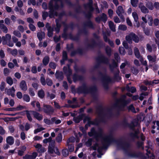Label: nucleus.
<instances>
[{"mask_svg":"<svg viewBox=\"0 0 159 159\" xmlns=\"http://www.w3.org/2000/svg\"><path fill=\"white\" fill-rule=\"evenodd\" d=\"M26 114L27 118L29 121H31L32 120V118L31 115L34 116V111H26Z\"/></svg>","mask_w":159,"mask_h":159,"instance_id":"16","label":"nucleus"},{"mask_svg":"<svg viewBox=\"0 0 159 159\" xmlns=\"http://www.w3.org/2000/svg\"><path fill=\"white\" fill-rule=\"evenodd\" d=\"M139 7L141 11L143 13L146 14L149 12L148 9L142 3H140L139 5Z\"/></svg>","mask_w":159,"mask_h":159,"instance_id":"8","label":"nucleus"},{"mask_svg":"<svg viewBox=\"0 0 159 159\" xmlns=\"http://www.w3.org/2000/svg\"><path fill=\"white\" fill-rule=\"evenodd\" d=\"M84 123H86V122H87V124H86L85 125V127L86 129L87 128L88 126L91 123H92V122L91 121L90 118L88 116L86 117L85 118L84 120Z\"/></svg>","mask_w":159,"mask_h":159,"instance_id":"19","label":"nucleus"},{"mask_svg":"<svg viewBox=\"0 0 159 159\" xmlns=\"http://www.w3.org/2000/svg\"><path fill=\"white\" fill-rule=\"evenodd\" d=\"M132 15L135 21H137L138 20L139 17L137 12L135 11L133 12L132 13Z\"/></svg>","mask_w":159,"mask_h":159,"instance_id":"34","label":"nucleus"},{"mask_svg":"<svg viewBox=\"0 0 159 159\" xmlns=\"http://www.w3.org/2000/svg\"><path fill=\"white\" fill-rule=\"evenodd\" d=\"M101 19L104 22L106 21L107 20V17L106 14L103 13L102 14Z\"/></svg>","mask_w":159,"mask_h":159,"instance_id":"57","label":"nucleus"},{"mask_svg":"<svg viewBox=\"0 0 159 159\" xmlns=\"http://www.w3.org/2000/svg\"><path fill=\"white\" fill-rule=\"evenodd\" d=\"M29 27L31 30L34 31L35 30L36 28L35 26L32 24H30Z\"/></svg>","mask_w":159,"mask_h":159,"instance_id":"61","label":"nucleus"},{"mask_svg":"<svg viewBox=\"0 0 159 159\" xmlns=\"http://www.w3.org/2000/svg\"><path fill=\"white\" fill-rule=\"evenodd\" d=\"M47 84L49 86H51L52 84V81L49 78L46 79Z\"/></svg>","mask_w":159,"mask_h":159,"instance_id":"53","label":"nucleus"},{"mask_svg":"<svg viewBox=\"0 0 159 159\" xmlns=\"http://www.w3.org/2000/svg\"><path fill=\"white\" fill-rule=\"evenodd\" d=\"M15 90L14 87H12L11 89H8L7 90V93L8 95H11L12 97H14L15 96L14 93Z\"/></svg>","mask_w":159,"mask_h":159,"instance_id":"14","label":"nucleus"},{"mask_svg":"<svg viewBox=\"0 0 159 159\" xmlns=\"http://www.w3.org/2000/svg\"><path fill=\"white\" fill-rule=\"evenodd\" d=\"M13 34L18 37L20 38L21 37V34L18 31L14 30L13 32Z\"/></svg>","mask_w":159,"mask_h":159,"instance_id":"46","label":"nucleus"},{"mask_svg":"<svg viewBox=\"0 0 159 159\" xmlns=\"http://www.w3.org/2000/svg\"><path fill=\"white\" fill-rule=\"evenodd\" d=\"M147 154L148 157H150V159H154V156L153 154L151 153L148 149L147 150Z\"/></svg>","mask_w":159,"mask_h":159,"instance_id":"45","label":"nucleus"},{"mask_svg":"<svg viewBox=\"0 0 159 159\" xmlns=\"http://www.w3.org/2000/svg\"><path fill=\"white\" fill-rule=\"evenodd\" d=\"M18 30L20 32L22 33L24 31V29L23 26L21 25H19L18 26Z\"/></svg>","mask_w":159,"mask_h":159,"instance_id":"55","label":"nucleus"},{"mask_svg":"<svg viewBox=\"0 0 159 159\" xmlns=\"http://www.w3.org/2000/svg\"><path fill=\"white\" fill-rule=\"evenodd\" d=\"M56 77L59 79L62 80L63 78V74L62 72H56Z\"/></svg>","mask_w":159,"mask_h":159,"instance_id":"35","label":"nucleus"},{"mask_svg":"<svg viewBox=\"0 0 159 159\" xmlns=\"http://www.w3.org/2000/svg\"><path fill=\"white\" fill-rule=\"evenodd\" d=\"M35 148L37 149L38 152L39 153H42L46 151L42 146L39 144H37L35 146Z\"/></svg>","mask_w":159,"mask_h":159,"instance_id":"10","label":"nucleus"},{"mask_svg":"<svg viewBox=\"0 0 159 159\" xmlns=\"http://www.w3.org/2000/svg\"><path fill=\"white\" fill-rule=\"evenodd\" d=\"M34 118L39 121L43 119V116L41 114L35 111H34Z\"/></svg>","mask_w":159,"mask_h":159,"instance_id":"13","label":"nucleus"},{"mask_svg":"<svg viewBox=\"0 0 159 159\" xmlns=\"http://www.w3.org/2000/svg\"><path fill=\"white\" fill-rule=\"evenodd\" d=\"M11 38V35L9 34H7L5 36H3L2 38V42L3 44H7L10 47H12L14 44L10 42Z\"/></svg>","mask_w":159,"mask_h":159,"instance_id":"2","label":"nucleus"},{"mask_svg":"<svg viewBox=\"0 0 159 159\" xmlns=\"http://www.w3.org/2000/svg\"><path fill=\"white\" fill-rule=\"evenodd\" d=\"M92 0H89V3L87 5V6H86L87 8H89V9L90 10V11H91L93 10V8H92Z\"/></svg>","mask_w":159,"mask_h":159,"instance_id":"41","label":"nucleus"},{"mask_svg":"<svg viewBox=\"0 0 159 159\" xmlns=\"http://www.w3.org/2000/svg\"><path fill=\"white\" fill-rule=\"evenodd\" d=\"M0 28L2 30L3 32L5 33L7 32L8 29L3 24H0Z\"/></svg>","mask_w":159,"mask_h":159,"instance_id":"25","label":"nucleus"},{"mask_svg":"<svg viewBox=\"0 0 159 159\" xmlns=\"http://www.w3.org/2000/svg\"><path fill=\"white\" fill-rule=\"evenodd\" d=\"M31 71L33 73H36L37 72V67L35 66H32Z\"/></svg>","mask_w":159,"mask_h":159,"instance_id":"64","label":"nucleus"},{"mask_svg":"<svg viewBox=\"0 0 159 159\" xmlns=\"http://www.w3.org/2000/svg\"><path fill=\"white\" fill-rule=\"evenodd\" d=\"M20 87L21 89L24 91H26L27 89L26 82L24 80H22L20 82Z\"/></svg>","mask_w":159,"mask_h":159,"instance_id":"9","label":"nucleus"},{"mask_svg":"<svg viewBox=\"0 0 159 159\" xmlns=\"http://www.w3.org/2000/svg\"><path fill=\"white\" fill-rule=\"evenodd\" d=\"M89 135L90 136H95L97 139L98 138H101L105 143H107L110 139V136L104 135L101 131H99L98 133H96L94 128H92L91 129V132L89 133Z\"/></svg>","mask_w":159,"mask_h":159,"instance_id":"1","label":"nucleus"},{"mask_svg":"<svg viewBox=\"0 0 159 159\" xmlns=\"http://www.w3.org/2000/svg\"><path fill=\"white\" fill-rule=\"evenodd\" d=\"M37 37L40 41H41L44 37L45 34L43 32H40L38 33L37 34Z\"/></svg>","mask_w":159,"mask_h":159,"instance_id":"26","label":"nucleus"},{"mask_svg":"<svg viewBox=\"0 0 159 159\" xmlns=\"http://www.w3.org/2000/svg\"><path fill=\"white\" fill-rule=\"evenodd\" d=\"M81 120V117L80 116L74 117V120L75 123H78Z\"/></svg>","mask_w":159,"mask_h":159,"instance_id":"51","label":"nucleus"},{"mask_svg":"<svg viewBox=\"0 0 159 159\" xmlns=\"http://www.w3.org/2000/svg\"><path fill=\"white\" fill-rule=\"evenodd\" d=\"M38 95L41 98H43L45 96V93L43 89L39 90L38 93Z\"/></svg>","mask_w":159,"mask_h":159,"instance_id":"23","label":"nucleus"},{"mask_svg":"<svg viewBox=\"0 0 159 159\" xmlns=\"http://www.w3.org/2000/svg\"><path fill=\"white\" fill-rule=\"evenodd\" d=\"M109 26L110 29L113 32L116 31L115 26L113 22L111 21H109L108 22Z\"/></svg>","mask_w":159,"mask_h":159,"instance_id":"22","label":"nucleus"},{"mask_svg":"<svg viewBox=\"0 0 159 159\" xmlns=\"http://www.w3.org/2000/svg\"><path fill=\"white\" fill-rule=\"evenodd\" d=\"M126 89L128 91L131 92L132 93H134L136 91V88L134 87H132L130 88L128 85L126 86Z\"/></svg>","mask_w":159,"mask_h":159,"instance_id":"31","label":"nucleus"},{"mask_svg":"<svg viewBox=\"0 0 159 159\" xmlns=\"http://www.w3.org/2000/svg\"><path fill=\"white\" fill-rule=\"evenodd\" d=\"M129 110L131 111L132 112L135 113L137 111H139V108L137 109V111H136L134 108V107L132 105H131L129 107Z\"/></svg>","mask_w":159,"mask_h":159,"instance_id":"42","label":"nucleus"},{"mask_svg":"<svg viewBox=\"0 0 159 159\" xmlns=\"http://www.w3.org/2000/svg\"><path fill=\"white\" fill-rule=\"evenodd\" d=\"M46 27L47 28L48 30V36L49 37L52 36V29L51 27L49 26V24L48 23H47L46 25Z\"/></svg>","mask_w":159,"mask_h":159,"instance_id":"21","label":"nucleus"},{"mask_svg":"<svg viewBox=\"0 0 159 159\" xmlns=\"http://www.w3.org/2000/svg\"><path fill=\"white\" fill-rule=\"evenodd\" d=\"M43 111L46 113L50 114L53 113L54 109L51 106L43 104Z\"/></svg>","mask_w":159,"mask_h":159,"instance_id":"5","label":"nucleus"},{"mask_svg":"<svg viewBox=\"0 0 159 159\" xmlns=\"http://www.w3.org/2000/svg\"><path fill=\"white\" fill-rule=\"evenodd\" d=\"M25 108V107L21 106L20 105H19L17 106L16 107H15V110L16 111H19L20 110H21Z\"/></svg>","mask_w":159,"mask_h":159,"instance_id":"52","label":"nucleus"},{"mask_svg":"<svg viewBox=\"0 0 159 159\" xmlns=\"http://www.w3.org/2000/svg\"><path fill=\"white\" fill-rule=\"evenodd\" d=\"M41 75L42 76L40 78V81L41 83L43 85H45L46 84L45 78L44 77L43 74H42Z\"/></svg>","mask_w":159,"mask_h":159,"instance_id":"38","label":"nucleus"},{"mask_svg":"<svg viewBox=\"0 0 159 159\" xmlns=\"http://www.w3.org/2000/svg\"><path fill=\"white\" fill-rule=\"evenodd\" d=\"M124 12V11L122 6H119L116 10V13L119 16L120 18L123 20H124L123 16L121 14Z\"/></svg>","mask_w":159,"mask_h":159,"instance_id":"7","label":"nucleus"},{"mask_svg":"<svg viewBox=\"0 0 159 159\" xmlns=\"http://www.w3.org/2000/svg\"><path fill=\"white\" fill-rule=\"evenodd\" d=\"M134 52L135 55L136 57L139 59L141 57H142L140 56V53L138 50V49L137 48H135L134 49Z\"/></svg>","mask_w":159,"mask_h":159,"instance_id":"27","label":"nucleus"},{"mask_svg":"<svg viewBox=\"0 0 159 159\" xmlns=\"http://www.w3.org/2000/svg\"><path fill=\"white\" fill-rule=\"evenodd\" d=\"M142 19L145 23H147L148 22L150 26H152V24L153 19L151 16L148 15H146L142 17Z\"/></svg>","mask_w":159,"mask_h":159,"instance_id":"4","label":"nucleus"},{"mask_svg":"<svg viewBox=\"0 0 159 159\" xmlns=\"http://www.w3.org/2000/svg\"><path fill=\"white\" fill-rule=\"evenodd\" d=\"M66 145L68 146V148L70 152H71L74 151V147L73 144H69Z\"/></svg>","mask_w":159,"mask_h":159,"instance_id":"40","label":"nucleus"},{"mask_svg":"<svg viewBox=\"0 0 159 159\" xmlns=\"http://www.w3.org/2000/svg\"><path fill=\"white\" fill-rule=\"evenodd\" d=\"M6 81L7 83L10 85H12L13 83L12 79L10 77H8L7 78Z\"/></svg>","mask_w":159,"mask_h":159,"instance_id":"37","label":"nucleus"},{"mask_svg":"<svg viewBox=\"0 0 159 159\" xmlns=\"http://www.w3.org/2000/svg\"><path fill=\"white\" fill-rule=\"evenodd\" d=\"M23 100L26 102H29L30 101V98L29 96L27 94H25L23 96Z\"/></svg>","mask_w":159,"mask_h":159,"instance_id":"39","label":"nucleus"},{"mask_svg":"<svg viewBox=\"0 0 159 159\" xmlns=\"http://www.w3.org/2000/svg\"><path fill=\"white\" fill-rule=\"evenodd\" d=\"M75 141V139L74 137H71L67 141L66 144H69L70 143H73Z\"/></svg>","mask_w":159,"mask_h":159,"instance_id":"47","label":"nucleus"},{"mask_svg":"<svg viewBox=\"0 0 159 159\" xmlns=\"http://www.w3.org/2000/svg\"><path fill=\"white\" fill-rule=\"evenodd\" d=\"M152 48H151V46L149 45V44H147V48L148 50L150 52H151L152 51V49H153V50L154 51L156 50L157 49V48L156 47H155L154 46H152Z\"/></svg>","mask_w":159,"mask_h":159,"instance_id":"28","label":"nucleus"},{"mask_svg":"<svg viewBox=\"0 0 159 159\" xmlns=\"http://www.w3.org/2000/svg\"><path fill=\"white\" fill-rule=\"evenodd\" d=\"M147 58L149 61L151 62H154L156 61V57L155 55H148Z\"/></svg>","mask_w":159,"mask_h":159,"instance_id":"17","label":"nucleus"},{"mask_svg":"<svg viewBox=\"0 0 159 159\" xmlns=\"http://www.w3.org/2000/svg\"><path fill=\"white\" fill-rule=\"evenodd\" d=\"M118 29L120 30H125L127 29V27L125 25H119Z\"/></svg>","mask_w":159,"mask_h":159,"instance_id":"48","label":"nucleus"},{"mask_svg":"<svg viewBox=\"0 0 159 159\" xmlns=\"http://www.w3.org/2000/svg\"><path fill=\"white\" fill-rule=\"evenodd\" d=\"M52 120L53 122H54L56 124H58L61 123V120L59 119H57L55 118H53L52 119Z\"/></svg>","mask_w":159,"mask_h":159,"instance_id":"43","label":"nucleus"},{"mask_svg":"<svg viewBox=\"0 0 159 159\" xmlns=\"http://www.w3.org/2000/svg\"><path fill=\"white\" fill-rule=\"evenodd\" d=\"M20 136L21 139L23 140H24L25 139V133L23 132H21Z\"/></svg>","mask_w":159,"mask_h":159,"instance_id":"62","label":"nucleus"},{"mask_svg":"<svg viewBox=\"0 0 159 159\" xmlns=\"http://www.w3.org/2000/svg\"><path fill=\"white\" fill-rule=\"evenodd\" d=\"M3 73L5 75L7 76L9 73V70L7 68H4V69Z\"/></svg>","mask_w":159,"mask_h":159,"instance_id":"56","label":"nucleus"},{"mask_svg":"<svg viewBox=\"0 0 159 159\" xmlns=\"http://www.w3.org/2000/svg\"><path fill=\"white\" fill-rule=\"evenodd\" d=\"M49 61V58L48 57L45 56L43 59V64L45 65H47Z\"/></svg>","mask_w":159,"mask_h":159,"instance_id":"30","label":"nucleus"},{"mask_svg":"<svg viewBox=\"0 0 159 159\" xmlns=\"http://www.w3.org/2000/svg\"><path fill=\"white\" fill-rule=\"evenodd\" d=\"M153 23L155 25L157 26L159 24V20L157 18H156L154 20Z\"/></svg>","mask_w":159,"mask_h":159,"instance_id":"63","label":"nucleus"},{"mask_svg":"<svg viewBox=\"0 0 159 159\" xmlns=\"http://www.w3.org/2000/svg\"><path fill=\"white\" fill-rule=\"evenodd\" d=\"M125 97L126 96L125 95H123L119 101L118 103L122 106H124L126 103V102L125 100Z\"/></svg>","mask_w":159,"mask_h":159,"instance_id":"18","label":"nucleus"},{"mask_svg":"<svg viewBox=\"0 0 159 159\" xmlns=\"http://www.w3.org/2000/svg\"><path fill=\"white\" fill-rule=\"evenodd\" d=\"M63 70L65 73L67 75V79L70 83H71V81L70 80L68 77V75H70L71 73V71L69 68V66L65 67L63 68Z\"/></svg>","mask_w":159,"mask_h":159,"instance_id":"6","label":"nucleus"},{"mask_svg":"<svg viewBox=\"0 0 159 159\" xmlns=\"http://www.w3.org/2000/svg\"><path fill=\"white\" fill-rule=\"evenodd\" d=\"M29 93L30 96H34L35 95V93L33 91V89L31 88H30L29 89Z\"/></svg>","mask_w":159,"mask_h":159,"instance_id":"54","label":"nucleus"},{"mask_svg":"<svg viewBox=\"0 0 159 159\" xmlns=\"http://www.w3.org/2000/svg\"><path fill=\"white\" fill-rule=\"evenodd\" d=\"M138 0H131V5L134 7H136L137 6L138 2Z\"/></svg>","mask_w":159,"mask_h":159,"instance_id":"49","label":"nucleus"},{"mask_svg":"<svg viewBox=\"0 0 159 159\" xmlns=\"http://www.w3.org/2000/svg\"><path fill=\"white\" fill-rule=\"evenodd\" d=\"M31 104L34 107H35V105L36 104V106L38 108V111H41L42 110L40 107V104L39 102L36 101H34L31 102Z\"/></svg>","mask_w":159,"mask_h":159,"instance_id":"15","label":"nucleus"},{"mask_svg":"<svg viewBox=\"0 0 159 159\" xmlns=\"http://www.w3.org/2000/svg\"><path fill=\"white\" fill-rule=\"evenodd\" d=\"M43 142L44 143H54V141L52 140L51 137H50L48 139H44L43 140Z\"/></svg>","mask_w":159,"mask_h":159,"instance_id":"32","label":"nucleus"},{"mask_svg":"<svg viewBox=\"0 0 159 159\" xmlns=\"http://www.w3.org/2000/svg\"><path fill=\"white\" fill-rule=\"evenodd\" d=\"M67 58V53L66 52H63V59L61 61V64H64L63 61L65 60H66Z\"/></svg>","mask_w":159,"mask_h":159,"instance_id":"36","label":"nucleus"},{"mask_svg":"<svg viewBox=\"0 0 159 159\" xmlns=\"http://www.w3.org/2000/svg\"><path fill=\"white\" fill-rule=\"evenodd\" d=\"M44 128L41 127L39 128H37L36 129H35L34 131V133L35 134H36L42 130H44Z\"/></svg>","mask_w":159,"mask_h":159,"instance_id":"50","label":"nucleus"},{"mask_svg":"<svg viewBox=\"0 0 159 159\" xmlns=\"http://www.w3.org/2000/svg\"><path fill=\"white\" fill-rule=\"evenodd\" d=\"M8 51L10 52L13 55L16 56L17 54V50L16 49H14L11 50L10 48H8Z\"/></svg>","mask_w":159,"mask_h":159,"instance_id":"33","label":"nucleus"},{"mask_svg":"<svg viewBox=\"0 0 159 159\" xmlns=\"http://www.w3.org/2000/svg\"><path fill=\"white\" fill-rule=\"evenodd\" d=\"M48 152L50 153H53L55 152L56 153L58 154L59 153L58 149L57 148L53 147H51L49 146L48 149Z\"/></svg>","mask_w":159,"mask_h":159,"instance_id":"11","label":"nucleus"},{"mask_svg":"<svg viewBox=\"0 0 159 159\" xmlns=\"http://www.w3.org/2000/svg\"><path fill=\"white\" fill-rule=\"evenodd\" d=\"M62 139V135L61 133L58 134L56 138V141L58 143H61Z\"/></svg>","mask_w":159,"mask_h":159,"instance_id":"24","label":"nucleus"},{"mask_svg":"<svg viewBox=\"0 0 159 159\" xmlns=\"http://www.w3.org/2000/svg\"><path fill=\"white\" fill-rule=\"evenodd\" d=\"M32 80H35V82L32 83V86L35 89H37L39 86V81L35 78H33Z\"/></svg>","mask_w":159,"mask_h":159,"instance_id":"20","label":"nucleus"},{"mask_svg":"<svg viewBox=\"0 0 159 159\" xmlns=\"http://www.w3.org/2000/svg\"><path fill=\"white\" fill-rule=\"evenodd\" d=\"M104 39L105 41H108V43L110 44V45L112 46L113 45V43L112 41H110L109 39H108L107 37L106 36L104 35Z\"/></svg>","mask_w":159,"mask_h":159,"instance_id":"44","label":"nucleus"},{"mask_svg":"<svg viewBox=\"0 0 159 159\" xmlns=\"http://www.w3.org/2000/svg\"><path fill=\"white\" fill-rule=\"evenodd\" d=\"M126 39L129 43H131L132 40H133L135 43H138L139 41L138 36L133 33H131L129 35L127 36Z\"/></svg>","mask_w":159,"mask_h":159,"instance_id":"3","label":"nucleus"},{"mask_svg":"<svg viewBox=\"0 0 159 159\" xmlns=\"http://www.w3.org/2000/svg\"><path fill=\"white\" fill-rule=\"evenodd\" d=\"M92 140L91 139H89L88 141L85 143V144L87 146H89L92 144Z\"/></svg>","mask_w":159,"mask_h":159,"instance_id":"59","label":"nucleus"},{"mask_svg":"<svg viewBox=\"0 0 159 159\" xmlns=\"http://www.w3.org/2000/svg\"><path fill=\"white\" fill-rule=\"evenodd\" d=\"M6 141L7 144L12 145L14 143V139L12 136H9L7 138Z\"/></svg>","mask_w":159,"mask_h":159,"instance_id":"12","label":"nucleus"},{"mask_svg":"<svg viewBox=\"0 0 159 159\" xmlns=\"http://www.w3.org/2000/svg\"><path fill=\"white\" fill-rule=\"evenodd\" d=\"M146 7L151 10H152L154 8L153 4L151 2H148L146 4Z\"/></svg>","mask_w":159,"mask_h":159,"instance_id":"29","label":"nucleus"},{"mask_svg":"<svg viewBox=\"0 0 159 159\" xmlns=\"http://www.w3.org/2000/svg\"><path fill=\"white\" fill-rule=\"evenodd\" d=\"M62 154L64 156L66 157L68 155V152L67 150L64 149L62 151Z\"/></svg>","mask_w":159,"mask_h":159,"instance_id":"60","label":"nucleus"},{"mask_svg":"<svg viewBox=\"0 0 159 159\" xmlns=\"http://www.w3.org/2000/svg\"><path fill=\"white\" fill-rule=\"evenodd\" d=\"M119 51L120 53L121 54L124 55L125 53V51L123 47H120L119 48Z\"/></svg>","mask_w":159,"mask_h":159,"instance_id":"58","label":"nucleus"}]
</instances>
